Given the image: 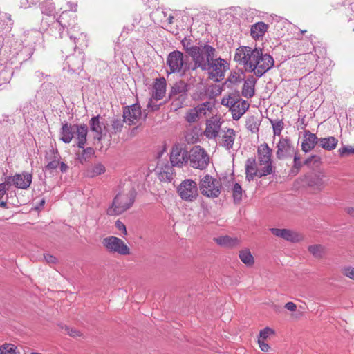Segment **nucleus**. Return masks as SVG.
Segmentation results:
<instances>
[{
    "label": "nucleus",
    "instance_id": "obj_1",
    "mask_svg": "<svg viewBox=\"0 0 354 354\" xmlns=\"http://www.w3.org/2000/svg\"><path fill=\"white\" fill-rule=\"evenodd\" d=\"M136 195L133 184L130 180H125L118 187L111 206L107 209L109 215H119L129 209L135 201Z\"/></svg>",
    "mask_w": 354,
    "mask_h": 354
},
{
    "label": "nucleus",
    "instance_id": "obj_2",
    "mask_svg": "<svg viewBox=\"0 0 354 354\" xmlns=\"http://www.w3.org/2000/svg\"><path fill=\"white\" fill-rule=\"evenodd\" d=\"M194 50L191 53V57L194 62V66L190 71L191 75L196 72L198 68L202 71L205 70L209 66V62L215 57L216 52L215 48L202 42L198 43L197 48H194Z\"/></svg>",
    "mask_w": 354,
    "mask_h": 354
},
{
    "label": "nucleus",
    "instance_id": "obj_3",
    "mask_svg": "<svg viewBox=\"0 0 354 354\" xmlns=\"http://www.w3.org/2000/svg\"><path fill=\"white\" fill-rule=\"evenodd\" d=\"M259 48L240 46L236 50L234 60L239 64L243 65L247 72L252 73L256 59L259 57Z\"/></svg>",
    "mask_w": 354,
    "mask_h": 354
},
{
    "label": "nucleus",
    "instance_id": "obj_4",
    "mask_svg": "<svg viewBox=\"0 0 354 354\" xmlns=\"http://www.w3.org/2000/svg\"><path fill=\"white\" fill-rule=\"evenodd\" d=\"M75 129H76L74 138L78 147L75 153L76 159L81 164H84L86 163L88 158V147H85L87 140L88 128L86 124H76L75 125Z\"/></svg>",
    "mask_w": 354,
    "mask_h": 354
},
{
    "label": "nucleus",
    "instance_id": "obj_5",
    "mask_svg": "<svg viewBox=\"0 0 354 354\" xmlns=\"http://www.w3.org/2000/svg\"><path fill=\"white\" fill-rule=\"evenodd\" d=\"M229 69V63L225 59L214 57L209 62V66L204 70L208 72L209 77L214 82H219L225 77Z\"/></svg>",
    "mask_w": 354,
    "mask_h": 354
},
{
    "label": "nucleus",
    "instance_id": "obj_6",
    "mask_svg": "<svg viewBox=\"0 0 354 354\" xmlns=\"http://www.w3.org/2000/svg\"><path fill=\"white\" fill-rule=\"evenodd\" d=\"M199 187L203 195L207 197H218L221 191V182L207 174L200 182Z\"/></svg>",
    "mask_w": 354,
    "mask_h": 354
},
{
    "label": "nucleus",
    "instance_id": "obj_7",
    "mask_svg": "<svg viewBox=\"0 0 354 354\" xmlns=\"http://www.w3.org/2000/svg\"><path fill=\"white\" fill-rule=\"evenodd\" d=\"M104 248L110 253L118 254L120 255H129L130 254V248L120 238L109 236L105 237L102 241Z\"/></svg>",
    "mask_w": 354,
    "mask_h": 354
},
{
    "label": "nucleus",
    "instance_id": "obj_8",
    "mask_svg": "<svg viewBox=\"0 0 354 354\" xmlns=\"http://www.w3.org/2000/svg\"><path fill=\"white\" fill-rule=\"evenodd\" d=\"M259 57L256 59L252 72H253L256 76L261 77L274 66V61L273 57L269 54H263L261 48H259Z\"/></svg>",
    "mask_w": 354,
    "mask_h": 354
},
{
    "label": "nucleus",
    "instance_id": "obj_9",
    "mask_svg": "<svg viewBox=\"0 0 354 354\" xmlns=\"http://www.w3.org/2000/svg\"><path fill=\"white\" fill-rule=\"evenodd\" d=\"M177 192L183 200L188 202L195 201L198 196L197 184L191 179L184 180L178 185Z\"/></svg>",
    "mask_w": 354,
    "mask_h": 354
},
{
    "label": "nucleus",
    "instance_id": "obj_10",
    "mask_svg": "<svg viewBox=\"0 0 354 354\" xmlns=\"http://www.w3.org/2000/svg\"><path fill=\"white\" fill-rule=\"evenodd\" d=\"M245 169V178L249 182L254 180L255 177L261 178L270 174V167H257V164L254 158H249L247 159Z\"/></svg>",
    "mask_w": 354,
    "mask_h": 354
},
{
    "label": "nucleus",
    "instance_id": "obj_11",
    "mask_svg": "<svg viewBox=\"0 0 354 354\" xmlns=\"http://www.w3.org/2000/svg\"><path fill=\"white\" fill-rule=\"evenodd\" d=\"M190 165L196 169H204L208 165L209 156L201 146L192 147L189 153Z\"/></svg>",
    "mask_w": 354,
    "mask_h": 354
},
{
    "label": "nucleus",
    "instance_id": "obj_12",
    "mask_svg": "<svg viewBox=\"0 0 354 354\" xmlns=\"http://www.w3.org/2000/svg\"><path fill=\"white\" fill-rule=\"evenodd\" d=\"M183 53L174 50L170 53L167 59V64L171 73L184 74L187 68V64L184 61Z\"/></svg>",
    "mask_w": 354,
    "mask_h": 354
},
{
    "label": "nucleus",
    "instance_id": "obj_13",
    "mask_svg": "<svg viewBox=\"0 0 354 354\" xmlns=\"http://www.w3.org/2000/svg\"><path fill=\"white\" fill-rule=\"evenodd\" d=\"M276 157L279 160L291 158L296 150L290 139L286 136L279 138V142L276 145Z\"/></svg>",
    "mask_w": 354,
    "mask_h": 354
},
{
    "label": "nucleus",
    "instance_id": "obj_14",
    "mask_svg": "<svg viewBox=\"0 0 354 354\" xmlns=\"http://www.w3.org/2000/svg\"><path fill=\"white\" fill-rule=\"evenodd\" d=\"M213 104L210 102H205L196 107L189 109L185 115V120L189 123H194L205 117L212 110Z\"/></svg>",
    "mask_w": 354,
    "mask_h": 354
},
{
    "label": "nucleus",
    "instance_id": "obj_15",
    "mask_svg": "<svg viewBox=\"0 0 354 354\" xmlns=\"http://www.w3.org/2000/svg\"><path fill=\"white\" fill-rule=\"evenodd\" d=\"M189 156L185 148L180 144L175 145L170 153V161L172 166L181 167L188 162Z\"/></svg>",
    "mask_w": 354,
    "mask_h": 354
},
{
    "label": "nucleus",
    "instance_id": "obj_16",
    "mask_svg": "<svg viewBox=\"0 0 354 354\" xmlns=\"http://www.w3.org/2000/svg\"><path fill=\"white\" fill-rule=\"evenodd\" d=\"M272 150L267 143L261 144L257 148V158L259 167H270V174L274 172L272 162Z\"/></svg>",
    "mask_w": 354,
    "mask_h": 354
},
{
    "label": "nucleus",
    "instance_id": "obj_17",
    "mask_svg": "<svg viewBox=\"0 0 354 354\" xmlns=\"http://www.w3.org/2000/svg\"><path fill=\"white\" fill-rule=\"evenodd\" d=\"M32 179V174L23 172L21 174H17L13 176H6V183L10 185L13 184L19 189H26L30 187Z\"/></svg>",
    "mask_w": 354,
    "mask_h": 354
},
{
    "label": "nucleus",
    "instance_id": "obj_18",
    "mask_svg": "<svg viewBox=\"0 0 354 354\" xmlns=\"http://www.w3.org/2000/svg\"><path fill=\"white\" fill-rule=\"evenodd\" d=\"M90 131L93 133L94 140L99 142L106 133L105 119L100 115L93 117L90 120Z\"/></svg>",
    "mask_w": 354,
    "mask_h": 354
},
{
    "label": "nucleus",
    "instance_id": "obj_19",
    "mask_svg": "<svg viewBox=\"0 0 354 354\" xmlns=\"http://www.w3.org/2000/svg\"><path fill=\"white\" fill-rule=\"evenodd\" d=\"M141 116V108L138 104H134L129 106H127L124 109V121L129 125L137 124L140 120Z\"/></svg>",
    "mask_w": 354,
    "mask_h": 354
},
{
    "label": "nucleus",
    "instance_id": "obj_20",
    "mask_svg": "<svg viewBox=\"0 0 354 354\" xmlns=\"http://www.w3.org/2000/svg\"><path fill=\"white\" fill-rule=\"evenodd\" d=\"M75 15H71L68 11H64L59 17L55 23V27L59 28V37H63V30L64 29L72 28L75 26Z\"/></svg>",
    "mask_w": 354,
    "mask_h": 354
},
{
    "label": "nucleus",
    "instance_id": "obj_21",
    "mask_svg": "<svg viewBox=\"0 0 354 354\" xmlns=\"http://www.w3.org/2000/svg\"><path fill=\"white\" fill-rule=\"evenodd\" d=\"M270 231L273 235L292 243L299 242L303 239L301 234L289 229L270 228Z\"/></svg>",
    "mask_w": 354,
    "mask_h": 354
},
{
    "label": "nucleus",
    "instance_id": "obj_22",
    "mask_svg": "<svg viewBox=\"0 0 354 354\" xmlns=\"http://www.w3.org/2000/svg\"><path fill=\"white\" fill-rule=\"evenodd\" d=\"M236 138V132L233 129H227L221 132L219 140V145L225 149L230 150L232 149Z\"/></svg>",
    "mask_w": 354,
    "mask_h": 354
},
{
    "label": "nucleus",
    "instance_id": "obj_23",
    "mask_svg": "<svg viewBox=\"0 0 354 354\" xmlns=\"http://www.w3.org/2000/svg\"><path fill=\"white\" fill-rule=\"evenodd\" d=\"M222 122L218 119H212L207 122L205 136L208 138H215L218 136Z\"/></svg>",
    "mask_w": 354,
    "mask_h": 354
},
{
    "label": "nucleus",
    "instance_id": "obj_24",
    "mask_svg": "<svg viewBox=\"0 0 354 354\" xmlns=\"http://www.w3.org/2000/svg\"><path fill=\"white\" fill-rule=\"evenodd\" d=\"M319 139L315 134L312 133L310 131H305L301 144L302 150L305 152L310 151L319 143Z\"/></svg>",
    "mask_w": 354,
    "mask_h": 354
},
{
    "label": "nucleus",
    "instance_id": "obj_25",
    "mask_svg": "<svg viewBox=\"0 0 354 354\" xmlns=\"http://www.w3.org/2000/svg\"><path fill=\"white\" fill-rule=\"evenodd\" d=\"M188 91V85L183 81H178L176 82L171 88L169 97L171 99H177L178 97L185 98Z\"/></svg>",
    "mask_w": 354,
    "mask_h": 354
},
{
    "label": "nucleus",
    "instance_id": "obj_26",
    "mask_svg": "<svg viewBox=\"0 0 354 354\" xmlns=\"http://www.w3.org/2000/svg\"><path fill=\"white\" fill-rule=\"evenodd\" d=\"M249 103L241 99H239L233 108H231V112L232 118L235 120H238L245 113L249 108Z\"/></svg>",
    "mask_w": 354,
    "mask_h": 354
},
{
    "label": "nucleus",
    "instance_id": "obj_27",
    "mask_svg": "<svg viewBox=\"0 0 354 354\" xmlns=\"http://www.w3.org/2000/svg\"><path fill=\"white\" fill-rule=\"evenodd\" d=\"M173 167L174 166L167 163L163 167H156V173L161 181L170 182L173 179L174 175V169Z\"/></svg>",
    "mask_w": 354,
    "mask_h": 354
},
{
    "label": "nucleus",
    "instance_id": "obj_28",
    "mask_svg": "<svg viewBox=\"0 0 354 354\" xmlns=\"http://www.w3.org/2000/svg\"><path fill=\"white\" fill-rule=\"evenodd\" d=\"M257 81V79L253 75L248 76L245 80L242 88V95L245 97L251 98L254 96Z\"/></svg>",
    "mask_w": 354,
    "mask_h": 354
},
{
    "label": "nucleus",
    "instance_id": "obj_29",
    "mask_svg": "<svg viewBox=\"0 0 354 354\" xmlns=\"http://www.w3.org/2000/svg\"><path fill=\"white\" fill-rule=\"evenodd\" d=\"M201 136V129L197 126H189L185 132V139L189 144L197 142Z\"/></svg>",
    "mask_w": 354,
    "mask_h": 354
},
{
    "label": "nucleus",
    "instance_id": "obj_30",
    "mask_svg": "<svg viewBox=\"0 0 354 354\" xmlns=\"http://www.w3.org/2000/svg\"><path fill=\"white\" fill-rule=\"evenodd\" d=\"M166 93V80L165 78L156 80L153 85V97L159 100L162 99Z\"/></svg>",
    "mask_w": 354,
    "mask_h": 354
},
{
    "label": "nucleus",
    "instance_id": "obj_31",
    "mask_svg": "<svg viewBox=\"0 0 354 354\" xmlns=\"http://www.w3.org/2000/svg\"><path fill=\"white\" fill-rule=\"evenodd\" d=\"M65 64L68 66V71H72L73 72H75L82 68V59H78L73 55H70L66 57ZM64 70H67L66 66H64Z\"/></svg>",
    "mask_w": 354,
    "mask_h": 354
},
{
    "label": "nucleus",
    "instance_id": "obj_32",
    "mask_svg": "<svg viewBox=\"0 0 354 354\" xmlns=\"http://www.w3.org/2000/svg\"><path fill=\"white\" fill-rule=\"evenodd\" d=\"M75 125L67 123L63 124L60 132V139L65 143H69L75 136Z\"/></svg>",
    "mask_w": 354,
    "mask_h": 354
},
{
    "label": "nucleus",
    "instance_id": "obj_33",
    "mask_svg": "<svg viewBox=\"0 0 354 354\" xmlns=\"http://www.w3.org/2000/svg\"><path fill=\"white\" fill-rule=\"evenodd\" d=\"M215 241L223 247L232 248L239 245L240 240L237 237H231L229 236H219L214 239Z\"/></svg>",
    "mask_w": 354,
    "mask_h": 354
},
{
    "label": "nucleus",
    "instance_id": "obj_34",
    "mask_svg": "<svg viewBox=\"0 0 354 354\" xmlns=\"http://www.w3.org/2000/svg\"><path fill=\"white\" fill-rule=\"evenodd\" d=\"M268 25L264 22H258L252 25L251 27V36L254 39L262 37L266 32Z\"/></svg>",
    "mask_w": 354,
    "mask_h": 354
},
{
    "label": "nucleus",
    "instance_id": "obj_35",
    "mask_svg": "<svg viewBox=\"0 0 354 354\" xmlns=\"http://www.w3.org/2000/svg\"><path fill=\"white\" fill-rule=\"evenodd\" d=\"M319 144L324 149L332 151L336 148L338 144V140L334 136L321 138L319 139Z\"/></svg>",
    "mask_w": 354,
    "mask_h": 354
},
{
    "label": "nucleus",
    "instance_id": "obj_36",
    "mask_svg": "<svg viewBox=\"0 0 354 354\" xmlns=\"http://www.w3.org/2000/svg\"><path fill=\"white\" fill-rule=\"evenodd\" d=\"M12 25L11 16L7 13H0V29L1 30L8 31Z\"/></svg>",
    "mask_w": 354,
    "mask_h": 354
},
{
    "label": "nucleus",
    "instance_id": "obj_37",
    "mask_svg": "<svg viewBox=\"0 0 354 354\" xmlns=\"http://www.w3.org/2000/svg\"><path fill=\"white\" fill-rule=\"evenodd\" d=\"M50 155L53 156V160L49 161L45 167V169L48 171H52L57 168L61 158L59 154L54 150H50Z\"/></svg>",
    "mask_w": 354,
    "mask_h": 354
},
{
    "label": "nucleus",
    "instance_id": "obj_38",
    "mask_svg": "<svg viewBox=\"0 0 354 354\" xmlns=\"http://www.w3.org/2000/svg\"><path fill=\"white\" fill-rule=\"evenodd\" d=\"M239 258L241 261L248 266H251L254 264V257L249 250L240 251Z\"/></svg>",
    "mask_w": 354,
    "mask_h": 354
},
{
    "label": "nucleus",
    "instance_id": "obj_39",
    "mask_svg": "<svg viewBox=\"0 0 354 354\" xmlns=\"http://www.w3.org/2000/svg\"><path fill=\"white\" fill-rule=\"evenodd\" d=\"M260 122L256 116H250L246 120V127L252 133H256L259 131Z\"/></svg>",
    "mask_w": 354,
    "mask_h": 354
},
{
    "label": "nucleus",
    "instance_id": "obj_40",
    "mask_svg": "<svg viewBox=\"0 0 354 354\" xmlns=\"http://www.w3.org/2000/svg\"><path fill=\"white\" fill-rule=\"evenodd\" d=\"M308 251L316 259H321L323 257L325 248L322 245H312L308 247Z\"/></svg>",
    "mask_w": 354,
    "mask_h": 354
},
{
    "label": "nucleus",
    "instance_id": "obj_41",
    "mask_svg": "<svg viewBox=\"0 0 354 354\" xmlns=\"http://www.w3.org/2000/svg\"><path fill=\"white\" fill-rule=\"evenodd\" d=\"M0 354H20V353L15 344L5 343L0 346Z\"/></svg>",
    "mask_w": 354,
    "mask_h": 354
},
{
    "label": "nucleus",
    "instance_id": "obj_42",
    "mask_svg": "<svg viewBox=\"0 0 354 354\" xmlns=\"http://www.w3.org/2000/svg\"><path fill=\"white\" fill-rule=\"evenodd\" d=\"M239 99V96L235 94H230L226 97H223L221 100V104L225 106L230 109L233 108L237 100Z\"/></svg>",
    "mask_w": 354,
    "mask_h": 354
},
{
    "label": "nucleus",
    "instance_id": "obj_43",
    "mask_svg": "<svg viewBox=\"0 0 354 354\" xmlns=\"http://www.w3.org/2000/svg\"><path fill=\"white\" fill-rule=\"evenodd\" d=\"M55 7L53 0H45L41 6V10L43 14L51 15L55 11Z\"/></svg>",
    "mask_w": 354,
    "mask_h": 354
},
{
    "label": "nucleus",
    "instance_id": "obj_44",
    "mask_svg": "<svg viewBox=\"0 0 354 354\" xmlns=\"http://www.w3.org/2000/svg\"><path fill=\"white\" fill-rule=\"evenodd\" d=\"M232 196L234 198V203H240V201L242 200L243 192L241 186L239 183H236L234 184V185L232 188Z\"/></svg>",
    "mask_w": 354,
    "mask_h": 354
},
{
    "label": "nucleus",
    "instance_id": "obj_45",
    "mask_svg": "<svg viewBox=\"0 0 354 354\" xmlns=\"http://www.w3.org/2000/svg\"><path fill=\"white\" fill-rule=\"evenodd\" d=\"M270 122L273 129L274 136H279L280 138V135L284 127L283 122L282 120H270Z\"/></svg>",
    "mask_w": 354,
    "mask_h": 354
},
{
    "label": "nucleus",
    "instance_id": "obj_46",
    "mask_svg": "<svg viewBox=\"0 0 354 354\" xmlns=\"http://www.w3.org/2000/svg\"><path fill=\"white\" fill-rule=\"evenodd\" d=\"M124 119L113 118L111 120V129L113 133H118L122 131L123 127Z\"/></svg>",
    "mask_w": 354,
    "mask_h": 354
},
{
    "label": "nucleus",
    "instance_id": "obj_47",
    "mask_svg": "<svg viewBox=\"0 0 354 354\" xmlns=\"http://www.w3.org/2000/svg\"><path fill=\"white\" fill-rule=\"evenodd\" d=\"M105 171V167L103 165L97 163L90 170V177H95L103 174Z\"/></svg>",
    "mask_w": 354,
    "mask_h": 354
},
{
    "label": "nucleus",
    "instance_id": "obj_48",
    "mask_svg": "<svg viewBox=\"0 0 354 354\" xmlns=\"http://www.w3.org/2000/svg\"><path fill=\"white\" fill-rule=\"evenodd\" d=\"M341 157L348 156L354 154V147L350 145H344L338 150Z\"/></svg>",
    "mask_w": 354,
    "mask_h": 354
},
{
    "label": "nucleus",
    "instance_id": "obj_49",
    "mask_svg": "<svg viewBox=\"0 0 354 354\" xmlns=\"http://www.w3.org/2000/svg\"><path fill=\"white\" fill-rule=\"evenodd\" d=\"M181 43L185 52L191 57L192 50H194V48H197L198 45H192L190 40L187 38H184Z\"/></svg>",
    "mask_w": 354,
    "mask_h": 354
},
{
    "label": "nucleus",
    "instance_id": "obj_50",
    "mask_svg": "<svg viewBox=\"0 0 354 354\" xmlns=\"http://www.w3.org/2000/svg\"><path fill=\"white\" fill-rule=\"evenodd\" d=\"M162 16H164L166 18L165 21H167L169 24L172 23L173 17L171 15L167 17L165 12L162 10H156L152 14V17L153 18L161 17Z\"/></svg>",
    "mask_w": 354,
    "mask_h": 354
},
{
    "label": "nucleus",
    "instance_id": "obj_51",
    "mask_svg": "<svg viewBox=\"0 0 354 354\" xmlns=\"http://www.w3.org/2000/svg\"><path fill=\"white\" fill-rule=\"evenodd\" d=\"M342 273L349 279L354 280V267L344 266L342 268Z\"/></svg>",
    "mask_w": 354,
    "mask_h": 354
},
{
    "label": "nucleus",
    "instance_id": "obj_52",
    "mask_svg": "<svg viewBox=\"0 0 354 354\" xmlns=\"http://www.w3.org/2000/svg\"><path fill=\"white\" fill-rule=\"evenodd\" d=\"M273 333L274 331L271 328L266 327L260 331L258 340H266Z\"/></svg>",
    "mask_w": 354,
    "mask_h": 354
},
{
    "label": "nucleus",
    "instance_id": "obj_53",
    "mask_svg": "<svg viewBox=\"0 0 354 354\" xmlns=\"http://www.w3.org/2000/svg\"><path fill=\"white\" fill-rule=\"evenodd\" d=\"M63 330L70 336L71 337H80L81 336V333L80 331H78L77 330L75 329V328H70L69 326H65L64 328H63Z\"/></svg>",
    "mask_w": 354,
    "mask_h": 354
},
{
    "label": "nucleus",
    "instance_id": "obj_54",
    "mask_svg": "<svg viewBox=\"0 0 354 354\" xmlns=\"http://www.w3.org/2000/svg\"><path fill=\"white\" fill-rule=\"evenodd\" d=\"M10 185L6 183V177L4 178V182L0 183V200L3 198L4 194L6 193L7 190L10 187Z\"/></svg>",
    "mask_w": 354,
    "mask_h": 354
},
{
    "label": "nucleus",
    "instance_id": "obj_55",
    "mask_svg": "<svg viewBox=\"0 0 354 354\" xmlns=\"http://www.w3.org/2000/svg\"><path fill=\"white\" fill-rule=\"evenodd\" d=\"M38 0H20V7L23 8H28L32 5L37 3Z\"/></svg>",
    "mask_w": 354,
    "mask_h": 354
},
{
    "label": "nucleus",
    "instance_id": "obj_56",
    "mask_svg": "<svg viewBox=\"0 0 354 354\" xmlns=\"http://www.w3.org/2000/svg\"><path fill=\"white\" fill-rule=\"evenodd\" d=\"M115 227L118 230L121 231L124 235L127 234L126 227L124 225V223L122 222H121L120 221L118 220L115 222Z\"/></svg>",
    "mask_w": 354,
    "mask_h": 354
},
{
    "label": "nucleus",
    "instance_id": "obj_57",
    "mask_svg": "<svg viewBox=\"0 0 354 354\" xmlns=\"http://www.w3.org/2000/svg\"><path fill=\"white\" fill-rule=\"evenodd\" d=\"M294 157V167L299 169L301 167V162L300 161V157L298 153L295 151V153L292 155Z\"/></svg>",
    "mask_w": 354,
    "mask_h": 354
},
{
    "label": "nucleus",
    "instance_id": "obj_58",
    "mask_svg": "<svg viewBox=\"0 0 354 354\" xmlns=\"http://www.w3.org/2000/svg\"><path fill=\"white\" fill-rule=\"evenodd\" d=\"M258 344L261 351L264 352L269 351L270 347L267 343L265 342V340H258Z\"/></svg>",
    "mask_w": 354,
    "mask_h": 354
},
{
    "label": "nucleus",
    "instance_id": "obj_59",
    "mask_svg": "<svg viewBox=\"0 0 354 354\" xmlns=\"http://www.w3.org/2000/svg\"><path fill=\"white\" fill-rule=\"evenodd\" d=\"M285 308L291 312H294L297 309V306L295 303L290 301L286 304Z\"/></svg>",
    "mask_w": 354,
    "mask_h": 354
},
{
    "label": "nucleus",
    "instance_id": "obj_60",
    "mask_svg": "<svg viewBox=\"0 0 354 354\" xmlns=\"http://www.w3.org/2000/svg\"><path fill=\"white\" fill-rule=\"evenodd\" d=\"M44 259L48 263H55L57 261V259L55 257L48 254L44 255Z\"/></svg>",
    "mask_w": 354,
    "mask_h": 354
},
{
    "label": "nucleus",
    "instance_id": "obj_61",
    "mask_svg": "<svg viewBox=\"0 0 354 354\" xmlns=\"http://www.w3.org/2000/svg\"><path fill=\"white\" fill-rule=\"evenodd\" d=\"M59 167H60V170L62 173H65L67 171L68 169V167L66 164H65L64 162H59Z\"/></svg>",
    "mask_w": 354,
    "mask_h": 354
},
{
    "label": "nucleus",
    "instance_id": "obj_62",
    "mask_svg": "<svg viewBox=\"0 0 354 354\" xmlns=\"http://www.w3.org/2000/svg\"><path fill=\"white\" fill-rule=\"evenodd\" d=\"M68 4V8H69L70 10L74 11V12L76 11V8H77L76 3L69 2Z\"/></svg>",
    "mask_w": 354,
    "mask_h": 354
},
{
    "label": "nucleus",
    "instance_id": "obj_63",
    "mask_svg": "<svg viewBox=\"0 0 354 354\" xmlns=\"http://www.w3.org/2000/svg\"><path fill=\"white\" fill-rule=\"evenodd\" d=\"M346 212L350 216L354 217V207L347 208Z\"/></svg>",
    "mask_w": 354,
    "mask_h": 354
},
{
    "label": "nucleus",
    "instance_id": "obj_64",
    "mask_svg": "<svg viewBox=\"0 0 354 354\" xmlns=\"http://www.w3.org/2000/svg\"><path fill=\"white\" fill-rule=\"evenodd\" d=\"M151 103H152V100H151L149 102V103H148V107H151V109H152L153 111L158 110V106H157V105L152 106Z\"/></svg>",
    "mask_w": 354,
    "mask_h": 354
}]
</instances>
